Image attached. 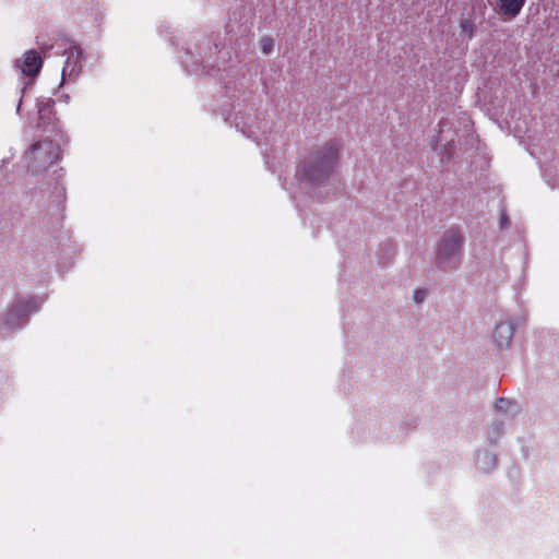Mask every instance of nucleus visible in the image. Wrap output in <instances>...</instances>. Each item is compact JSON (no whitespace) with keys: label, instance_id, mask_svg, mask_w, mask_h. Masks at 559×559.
Returning <instances> with one entry per match:
<instances>
[{"label":"nucleus","instance_id":"f257e3e1","mask_svg":"<svg viewBox=\"0 0 559 559\" xmlns=\"http://www.w3.org/2000/svg\"><path fill=\"white\" fill-rule=\"evenodd\" d=\"M461 243L462 237L459 230L450 229L445 231L438 248L439 263L442 264L445 259L454 257L459 252Z\"/></svg>","mask_w":559,"mask_h":559},{"label":"nucleus","instance_id":"f03ea898","mask_svg":"<svg viewBox=\"0 0 559 559\" xmlns=\"http://www.w3.org/2000/svg\"><path fill=\"white\" fill-rule=\"evenodd\" d=\"M336 159V152L330 150L326 154L316 159L314 165L306 171V176L312 181H317L321 179V177L328 176L332 171Z\"/></svg>","mask_w":559,"mask_h":559},{"label":"nucleus","instance_id":"7ed1b4c3","mask_svg":"<svg viewBox=\"0 0 559 559\" xmlns=\"http://www.w3.org/2000/svg\"><path fill=\"white\" fill-rule=\"evenodd\" d=\"M43 66V59L40 55L31 49L26 51L23 58L16 60V67L21 69L22 73L27 76H35L39 73Z\"/></svg>","mask_w":559,"mask_h":559},{"label":"nucleus","instance_id":"20e7f679","mask_svg":"<svg viewBox=\"0 0 559 559\" xmlns=\"http://www.w3.org/2000/svg\"><path fill=\"white\" fill-rule=\"evenodd\" d=\"M526 0H498L492 3V10L504 21L513 20L519 15Z\"/></svg>","mask_w":559,"mask_h":559},{"label":"nucleus","instance_id":"39448f33","mask_svg":"<svg viewBox=\"0 0 559 559\" xmlns=\"http://www.w3.org/2000/svg\"><path fill=\"white\" fill-rule=\"evenodd\" d=\"M514 334V325L512 322L497 324L493 332V341L498 347L508 346Z\"/></svg>","mask_w":559,"mask_h":559},{"label":"nucleus","instance_id":"423d86ee","mask_svg":"<svg viewBox=\"0 0 559 559\" xmlns=\"http://www.w3.org/2000/svg\"><path fill=\"white\" fill-rule=\"evenodd\" d=\"M52 105L53 100L48 99L38 105V127L48 130L52 120Z\"/></svg>","mask_w":559,"mask_h":559},{"label":"nucleus","instance_id":"0eeeda50","mask_svg":"<svg viewBox=\"0 0 559 559\" xmlns=\"http://www.w3.org/2000/svg\"><path fill=\"white\" fill-rule=\"evenodd\" d=\"M82 56V51L80 49H71L70 56L67 59L66 66L62 70V79L64 80L67 75L71 76L75 72V64L80 60Z\"/></svg>","mask_w":559,"mask_h":559},{"label":"nucleus","instance_id":"6e6552de","mask_svg":"<svg viewBox=\"0 0 559 559\" xmlns=\"http://www.w3.org/2000/svg\"><path fill=\"white\" fill-rule=\"evenodd\" d=\"M259 46H260L261 51L264 55H270L273 50L274 41H273L272 37L263 36V37H261V39L259 41Z\"/></svg>","mask_w":559,"mask_h":559},{"label":"nucleus","instance_id":"1a4fd4ad","mask_svg":"<svg viewBox=\"0 0 559 559\" xmlns=\"http://www.w3.org/2000/svg\"><path fill=\"white\" fill-rule=\"evenodd\" d=\"M512 406H513V402L510 400H507L504 397H499L495 404L496 409L498 412H503V413L509 412Z\"/></svg>","mask_w":559,"mask_h":559},{"label":"nucleus","instance_id":"9d476101","mask_svg":"<svg viewBox=\"0 0 559 559\" xmlns=\"http://www.w3.org/2000/svg\"><path fill=\"white\" fill-rule=\"evenodd\" d=\"M461 28H462L463 33H466L468 35L469 38H472L474 36L475 27H474V24L472 21H469V20L462 21Z\"/></svg>","mask_w":559,"mask_h":559},{"label":"nucleus","instance_id":"9b49d317","mask_svg":"<svg viewBox=\"0 0 559 559\" xmlns=\"http://www.w3.org/2000/svg\"><path fill=\"white\" fill-rule=\"evenodd\" d=\"M425 297H426V290L425 289H417V290H415V293H414V300L416 302H418V304L421 302L425 299Z\"/></svg>","mask_w":559,"mask_h":559},{"label":"nucleus","instance_id":"f8f14e48","mask_svg":"<svg viewBox=\"0 0 559 559\" xmlns=\"http://www.w3.org/2000/svg\"><path fill=\"white\" fill-rule=\"evenodd\" d=\"M40 147L39 145V142H35L34 145L32 146L31 151L32 152H35L36 150H38Z\"/></svg>","mask_w":559,"mask_h":559},{"label":"nucleus","instance_id":"ddd939ff","mask_svg":"<svg viewBox=\"0 0 559 559\" xmlns=\"http://www.w3.org/2000/svg\"><path fill=\"white\" fill-rule=\"evenodd\" d=\"M498 0H487L488 4L491 7L492 3H497Z\"/></svg>","mask_w":559,"mask_h":559}]
</instances>
